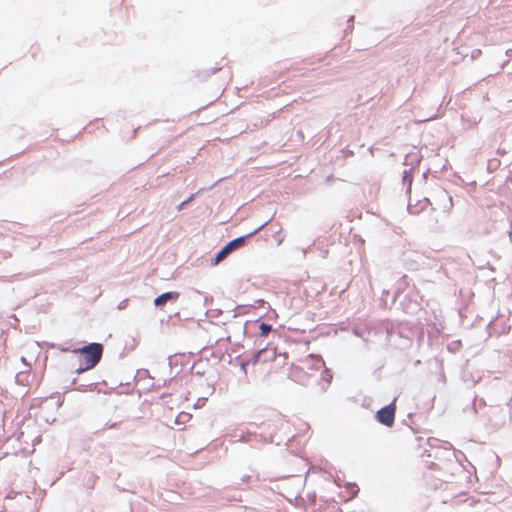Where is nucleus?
Segmentation results:
<instances>
[{
  "mask_svg": "<svg viewBox=\"0 0 512 512\" xmlns=\"http://www.w3.org/2000/svg\"><path fill=\"white\" fill-rule=\"evenodd\" d=\"M277 357L276 349L265 347L259 350L253 357L249 360L243 361L241 363V369L246 374V367L248 365H256L258 363H267L269 361L275 360Z\"/></svg>",
  "mask_w": 512,
  "mask_h": 512,
  "instance_id": "3",
  "label": "nucleus"
},
{
  "mask_svg": "<svg viewBox=\"0 0 512 512\" xmlns=\"http://www.w3.org/2000/svg\"><path fill=\"white\" fill-rule=\"evenodd\" d=\"M73 353L79 355L80 365L77 372H84L94 368L101 360L103 346L100 343H91L82 348L74 349Z\"/></svg>",
  "mask_w": 512,
  "mask_h": 512,
  "instance_id": "1",
  "label": "nucleus"
},
{
  "mask_svg": "<svg viewBox=\"0 0 512 512\" xmlns=\"http://www.w3.org/2000/svg\"><path fill=\"white\" fill-rule=\"evenodd\" d=\"M106 426H107V428L112 429V428H115L117 426V424L116 423H112L110 425L107 424Z\"/></svg>",
  "mask_w": 512,
  "mask_h": 512,
  "instance_id": "10",
  "label": "nucleus"
},
{
  "mask_svg": "<svg viewBox=\"0 0 512 512\" xmlns=\"http://www.w3.org/2000/svg\"><path fill=\"white\" fill-rule=\"evenodd\" d=\"M272 331V326L267 323H261L259 325V335L261 337H267L268 334Z\"/></svg>",
  "mask_w": 512,
  "mask_h": 512,
  "instance_id": "9",
  "label": "nucleus"
},
{
  "mask_svg": "<svg viewBox=\"0 0 512 512\" xmlns=\"http://www.w3.org/2000/svg\"><path fill=\"white\" fill-rule=\"evenodd\" d=\"M421 195L422 194H415V199H413L412 197L409 198L408 210L411 213H418L419 211L423 210L427 206L428 199L425 197L422 200L419 199Z\"/></svg>",
  "mask_w": 512,
  "mask_h": 512,
  "instance_id": "6",
  "label": "nucleus"
},
{
  "mask_svg": "<svg viewBox=\"0 0 512 512\" xmlns=\"http://www.w3.org/2000/svg\"><path fill=\"white\" fill-rule=\"evenodd\" d=\"M411 188H412L411 170H409V171L405 170L403 173V189H405L406 192H410Z\"/></svg>",
  "mask_w": 512,
  "mask_h": 512,
  "instance_id": "8",
  "label": "nucleus"
},
{
  "mask_svg": "<svg viewBox=\"0 0 512 512\" xmlns=\"http://www.w3.org/2000/svg\"><path fill=\"white\" fill-rule=\"evenodd\" d=\"M245 243V237H239L232 241H230L227 245H225L219 253L215 257L214 264L220 263L224 260L232 251L240 248Z\"/></svg>",
  "mask_w": 512,
  "mask_h": 512,
  "instance_id": "5",
  "label": "nucleus"
},
{
  "mask_svg": "<svg viewBox=\"0 0 512 512\" xmlns=\"http://www.w3.org/2000/svg\"><path fill=\"white\" fill-rule=\"evenodd\" d=\"M179 298L178 292H166L155 298L154 305L155 306H163L170 300H177Z\"/></svg>",
  "mask_w": 512,
  "mask_h": 512,
  "instance_id": "7",
  "label": "nucleus"
},
{
  "mask_svg": "<svg viewBox=\"0 0 512 512\" xmlns=\"http://www.w3.org/2000/svg\"><path fill=\"white\" fill-rule=\"evenodd\" d=\"M324 367V361L321 357L315 355H308L304 359L299 361V364L294 365L295 371L304 372L308 376H311L312 371H319Z\"/></svg>",
  "mask_w": 512,
  "mask_h": 512,
  "instance_id": "2",
  "label": "nucleus"
},
{
  "mask_svg": "<svg viewBox=\"0 0 512 512\" xmlns=\"http://www.w3.org/2000/svg\"><path fill=\"white\" fill-rule=\"evenodd\" d=\"M297 372H298V371H295V370H294V373H295V374H296ZM296 376H297V378H300V375H296Z\"/></svg>",
  "mask_w": 512,
  "mask_h": 512,
  "instance_id": "11",
  "label": "nucleus"
},
{
  "mask_svg": "<svg viewBox=\"0 0 512 512\" xmlns=\"http://www.w3.org/2000/svg\"><path fill=\"white\" fill-rule=\"evenodd\" d=\"M395 412H396V399L393 402L382 409H380L376 414V419L388 426L391 427L395 421Z\"/></svg>",
  "mask_w": 512,
  "mask_h": 512,
  "instance_id": "4",
  "label": "nucleus"
}]
</instances>
